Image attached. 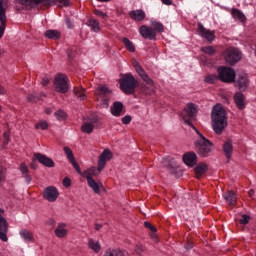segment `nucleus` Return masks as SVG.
<instances>
[{"label": "nucleus", "instance_id": "34", "mask_svg": "<svg viewBox=\"0 0 256 256\" xmlns=\"http://www.w3.org/2000/svg\"><path fill=\"white\" fill-rule=\"evenodd\" d=\"M19 169L22 175L27 179L28 183H31V177L29 176V167H27L25 163H22Z\"/></svg>", "mask_w": 256, "mask_h": 256}, {"label": "nucleus", "instance_id": "6", "mask_svg": "<svg viewBox=\"0 0 256 256\" xmlns=\"http://www.w3.org/2000/svg\"><path fill=\"white\" fill-rule=\"evenodd\" d=\"M224 59L228 65H235V63H239L241 61V51L237 48H228L224 51Z\"/></svg>", "mask_w": 256, "mask_h": 256}, {"label": "nucleus", "instance_id": "24", "mask_svg": "<svg viewBox=\"0 0 256 256\" xmlns=\"http://www.w3.org/2000/svg\"><path fill=\"white\" fill-rule=\"evenodd\" d=\"M225 201L228 203V205H231L232 207L237 205V194L232 191H227L223 195Z\"/></svg>", "mask_w": 256, "mask_h": 256}, {"label": "nucleus", "instance_id": "62", "mask_svg": "<svg viewBox=\"0 0 256 256\" xmlns=\"http://www.w3.org/2000/svg\"><path fill=\"white\" fill-rule=\"evenodd\" d=\"M31 167H32V169H35V166H33V164H31Z\"/></svg>", "mask_w": 256, "mask_h": 256}, {"label": "nucleus", "instance_id": "47", "mask_svg": "<svg viewBox=\"0 0 256 256\" xmlns=\"http://www.w3.org/2000/svg\"><path fill=\"white\" fill-rule=\"evenodd\" d=\"M251 218L248 216V215H246V214H243L242 216H241V218L239 219V223H241V225H247V223H249V220H250Z\"/></svg>", "mask_w": 256, "mask_h": 256}, {"label": "nucleus", "instance_id": "40", "mask_svg": "<svg viewBox=\"0 0 256 256\" xmlns=\"http://www.w3.org/2000/svg\"><path fill=\"white\" fill-rule=\"evenodd\" d=\"M64 153L66 154V157H68L70 163L75 161V156L73 155V151L69 147H64Z\"/></svg>", "mask_w": 256, "mask_h": 256}, {"label": "nucleus", "instance_id": "58", "mask_svg": "<svg viewBox=\"0 0 256 256\" xmlns=\"http://www.w3.org/2000/svg\"><path fill=\"white\" fill-rule=\"evenodd\" d=\"M45 113H47V115H49V113H51V108H47V109L45 110Z\"/></svg>", "mask_w": 256, "mask_h": 256}, {"label": "nucleus", "instance_id": "56", "mask_svg": "<svg viewBox=\"0 0 256 256\" xmlns=\"http://www.w3.org/2000/svg\"><path fill=\"white\" fill-rule=\"evenodd\" d=\"M6 91L5 88L0 87V95H5Z\"/></svg>", "mask_w": 256, "mask_h": 256}, {"label": "nucleus", "instance_id": "4", "mask_svg": "<svg viewBox=\"0 0 256 256\" xmlns=\"http://www.w3.org/2000/svg\"><path fill=\"white\" fill-rule=\"evenodd\" d=\"M119 85L123 93H126V95H133V93H135V88L139 85V81H137L132 74H125L119 80Z\"/></svg>", "mask_w": 256, "mask_h": 256}, {"label": "nucleus", "instance_id": "48", "mask_svg": "<svg viewBox=\"0 0 256 256\" xmlns=\"http://www.w3.org/2000/svg\"><path fill=\"white\" fill-rule=\"evenodd\" d=\"M144 251L145 247H143V245H137L135 248V253H137V255H143Z\"/></svg>", "mask_w": 256, "mask_h": 256}, {"label": "nucleus", "instance_id": "19", "mask_svg": "<svg viewBox=\"0 0 256 256\" xmlns=\"http://www.w3.org/2000/svg\"><path fill=\"white\" fill-rule=\"evenodd\" d=\"M7 231H9L7 226V220L3 218V216H0V239L1 241H7Z\"/></svg>", "mask_w": 256, "mask_h": 256}, {"label": "nucleus", "instance_id": "55", "mask_svg": "<svg viewBox=\"0 0 256 256\" xmlns=\"http://www.w3.org/2000/svg\"><path fill=\"white\" fill-rule=\"evenodd\" d=\"M162 3L164 5H172L173 2L171 0H162Z\"/></svg>", "mask_w": 256, "mask_h": 256}, {"label": "nucleus", "instance_id": "1", "mask_svg": "<svg viewBox=\"0 0 256 256\" xmlns=\"http://www.w3.org/2000/svg\"><path fill=\"white\" fill-rule=\"evenodd\" d=\"M195 115H197V106L193 103H189L186 105V107L181 112V117L186 123V125H189V127H192L194 131L198 135V139L195 142V147L198 151V154H200L201 157H207L209 153L213 150V143L209 141L195 126H193V121H195Z\"/></svg>", "mask_w": 256, "mask_h": 256}, {"label": "nucleus", "instance_id": "51", "mask_svg": "<svg viewBox=\"0 0 256 256\" xmlns=\"http://www.w3.org/2000/svg\"><path fill=\"white\" fill-rule=\"evenodd\" d=\"M144 225H145V227H147V229H150V231H152L153 233H155L157 231V228H155V226H153L149 222H145Z\"/></svg>", "mask_w": 256, "mask_h": 256}, {"label": "nucleus", "instance_id": "42", "mask_svg": "<svg viewBox=\"0 0 256 256\" xmlns=\"http://www.w3.org/2000/svg\"><path fill=\"white\" fill-rule=\"evenodd\" d=\"M105 168H101V164H98V167H91L90 170H92V173L95 177L101 175V171H103Z\"/></svg>", "mask_w": 256, "mask_h": 256}, {"label": "nucleus", "instance_id": "37", "mask_svg": "<svg viewBox=\"0 0 256 256\" xmlns=\"http://www.w3.org/2000/svg\"><path fill=\"white\" fill-rule=\"evenodd\" d=\"M36 129H40L41 131H46V129H49V123L45 120H40L38 123L35 125Z\"/></svg>", "mask_w": 256, "mask_h": 256}, {"label": "nucleus", "instance_id": "22", "mask_svg": "<svg viewBox=\"0 0 256 256\" xmlns=\"http://www.w3.org/2000/svg\"><path fill=\"white\" fill-rule=\"evenodd\" d=\"M110 111L114 117H121L123 115V103L115 102L110 108Z\"/></svg>", "mask_w": 256, "mask_h": 256}, {"label": "nucleus", "instance_id": "36", "mask_svg": "<svg viewBox=\"0 0 256 256\" xmlns=\"http://www.w3.org/2000/svg\"><path fill=\"white\" fill-rule=\"evenodd\" d=\"M123 43L128 51L135 53V45L128 38H123Z\"/></svg>", "mask_w": 256, "mask_h": 256}, {"label": "nucleus", "instance_id": "54", "mask_svg": "<svg viewBox=\"0 0 256 256\" xmlns=\"http://www.w3.org/2000/svg\"><path fill=\"white\" fill-rule=\"evenodd\" d=\"M42 85H44V87H46V85H49V78H43Z\"/></svg>", "mask_w": 256, "mask_h": 256}, {"label": "nucleus", "instance_id": "45", "mask_svg": "<svg viewBox=\"0 0 256 256\" xmlns=\"http://www.w3.org/2000/svg\"><path fill=\"white\" fill-rule=\"evenodd\" d=\"M94 15H96V17H100L101 19H107V13L99 10V9H95L94 10Z\"/></svg>", "mask_w": 256, "mask_h": 256}, {"label": "nucleus", "instance_id": "38", "mask_svg": "<svg viewBox=\"0 0 256 256\" xmlns=\"http://www.w3.org/2000/svg\"><path fill=\"white\" fill-rule=\"evenodd\" d=\"M152 27L155 33H163V31H165L163 24H161L160 22H152Z\"/></svg>", "mask_w": 256, "mask_h": 256}, {"label": "nucleus", "instance_id": "35", "mask_svg": "<svg viewBox=\"0 0 256 256\" xmlns=\"http://www.w3.org/2000/svg\"><path fill=\"white\" fill-rule=\"evenodd\" d=\"M45 37L48 39H59V37H61V33L57 30H48L45 32Z\"/></svg>", "mask_w": 256, "mask_h": 256}, {"label": "nucleus", "instance_id": "7", "mask_svg": "<svg viewBox=\"0 0 256 256\" xmlns=\"http://www.w3.org/2000/svg\"><path fill=\"white\" fill-rule=\"evenodd\" d=\"M218 79L223 83H233L235 81V70L225 66L219 67Z\"/></svg>", "mask_w": 256, "mask_h": 256}, {"label": "nucleus", "instance_id": "49", "mask_svg": "<svg viewBox=\"0 0 256 256\" xmlns=\"http://www.w3.org/2000/svg\"><path fill=\"white\" fill-rule=\"evenodd\" d=\"M132 118L130 115H126L122 118V123L123 125H129V123H131Z\"/></svg>", "mask_w": 256, "mask_h": 256}, {"label": "nucleus", "instance_id": "15", "mask_svg": "<svg viewBox=\"0 0 256 256\" xmlns=\"http://www.w3.org/2000/svg\"><path fill=\"white\" fill-rule=\"evenodd\" d=\"M183 162L188 167H195L197 165V154L194 152H187L183 155Z\"/></svg>", "mask_w": 256, "mask_h": 256}, {"label": "nucleus", "instance_id": "44", "mask_svg": "<svg viewBox=\"0 0 256 256\" xmlns=\"http://www.w3.org/2000/svg\"><path fill=\"white\" fill-rule=\"evenodd\" d=\"M201 51L203 53H207V55H214L215 54V48H213V46L203 47L201 49Z\"/></svg>", "mask_w": 256, "mask_h": 256}, {"label": "nucleus", "instance_id": "11", "mask_svg": "<svg viewBox=\"0 0 256 256\" xmlns=\"http://www.w3.org/2000/svg\"><path fill=\"white\" fill-rule=\"evenodd\" d=\"M111 95V90L107 86H101L96 90V99L97 101H103L105 105L109 102V96Z\"/></svg>", "mask_w": 256, "mask_h": 256}, {"label": "nucleus", "instance_id": "3", "mask_svg": "<svg viewBox=\"0 0 256 256\" xmlns=\"http://www.w3.org/2000/svg\"><path fill=\"white\" fill-rule=\"evenodd\" d=\"M16 9H29L33 3H47L48 5H58V7H69V0H16Z\"/></svg>", "mask_w": 256, "mask_h": 256}, {"label": "nucleus", "instance_id": "13", "mask_svg": "<svg viewBox=\"0 0 256 256\" xmlns=\"http://www.w3.org/2000/svg\"><path fill=\"white\" fill-rule=\"evenodd\" d=\"M35 160L41 163V165H44V167H55V162H53V159L43 154H40V153L34 154L33 161Z\"/></svg>", "mask_w": 256, "mask_h": 256}, {"label": "nucleus", "instance_id": "9", "mask_svg": "<svg viewBox=\"0 0 256 256\" xmlns=\"http://www.w3.org/2000/svg\"><path fill=\"white\" fill-rule=\"evenodd\" d=\"M43 198L49 203H55L59 199V189L55 186H48L43 191Z\"/></svg>", "mask_w": 256, "mask_h": 256}, {"label": "nucleus", "instance_id": "20", "mask_svg": "<svg viewBox=\"0 0 256 256\" xmlns=\"http://www.w3.org/2000/svg\"><path fill=\"white\" fill-rule=\"evenodd\" d=\"M19 235L26 243H35V236H33L31 230L22 229L20 230Z\"/></svg>", "mask_w": 256, "mask_h": 256}, {"label": "nucleus", "instance_id": "14", "mask_svg": "<svg viewBox=\"0 0 256 256\" xmlns=\"http://www.w3.org/2000/svg\"><path fill=\"white\" fill-rule=\"evenodd\" d=\"M110 159H113V152L109 149H105L98 158V165H100L101 168H105V165H107Z\"/></svg>", "mask_w": 256, "mask_h": 256}, {"label": "nucleus", "instance_id": "28", "mask_svg": "<svg viewBox=\"0 0 256 256\" xmlns=\"http://www.w3.org/2000/svg\"><path fill=\"white\" fill-rule=\"evenodd\" d=\"M87 183H88V187H90V189H92V191H94L96 195H99L101 193V187H103V184L97 183L95 179L87 180Z\"/></svg>", "mask_w": 256, "mask_h": 256}, {"label": "nucleus", "instance_id": "16", "mask_svg": "<svg viewBox=\"0 0 256 256\" xmlns=\"http://www.w3.org/2000/svg\"><path fill=\"white\" fill-rule=\"evenodd\" d=\"M139 33L144 39H155V37H157V32H155L153 28L147 26H142L139 29Z\"/></svg>", "mask_w": 256, "mask_h": 256}, {"label": "nucleus", "instance_id": "30", "mask_svg": "<svg viewBox=\"0 0 256 256\" xmlns=\"http://www.w3.org/2000/svg\"><path fill=\"white\" fill-rule=\"evenodd\" d=\"M129 16L134 21H143L145 19V12L143 10H134L129 13Z\"/></svg>", "mask_w": 256, "mask_h": 256}, {"label": "nucleus", "instance_id": "32", "mask_svg": "<svg viewBox=\"0 0 256 256\" xmlns=\"http://www.w3.org/2000/svg\"><path fill=\"white\" fill-rule=\"evenodd\" d=\"M223 151H224L225 156L227 157V159H231V155L233 153V143L231 141H227L223 145Z\"/></svg>", "mask_w": 256, "mask_h": 256}, {"label": "nucleus", "instance_id": "52", "mask_svg": "<svg viewBox=\"0 0 256 256\" xmlns=\"http://www.w3.org/2000/svg\"><path fill=\"white\" fill-rule=\"evenodd\" d=\"M62 185H63L64 187H69V186L71 185V179H70L69 177H65V178L63 179Z\"/></svg>", "mask_w": 256, "mask_h": 256}, {"label": "nucleus", "instance_id": "61", "mask_svg": "<svg viewBox=\"0 0 256 256\" xmlns=\"http://www.w3.org/2000/svg\"><path fill=\"white\" fill-rule=\"evenodd\" d=\"M101 225H96V229H97V231H99V229H101Z\"/></svg>", "mask_w": 256, "mask_h": 256}, {"label": "nucleus", "instance_id": "59", "mask_svg": "<svg viewBox=\"0 0 256 256\" xmlns=\"http://www.w3.org/2000/svg\"><path fill=\"white\" fill-rule=\"evenodd\" d=\"M0 181H3V171L0 170Z\"/></svg>", "mask_w": 256, "mask_h": 256}, {"label": "nucleus", "instance_id": "60", "mask_svg": "<svg viewBox=\"0 0 256 256\" xmlns=\"http://www.w3.org/2000/svg\"><path fill=\"white\" fill-rule=\"evenodd\" d=\"M100 1L101 3H107L108 1H111V0H98Z\"/></svg>", "mask_w": 256, "mask_h": 256}, {"label": "nucleus", "instance_id": "25", "mask_svg": "<svg viewBox=\"0 0 256 256\" xmlns=\"http://www.w3.org/2000/svg\"><path fill=\"white\" fill-rule=\"evenodd\" d=\"M234 102L238 107V109H245L246 103H245V95H243V93L237 92L234 95Z\"/></svg>", "mask_w": 256, "mask_h": 256}, {"label": "nucleus", "instance_id": "18", "mask_svg": "<svg viewBox=\"0 0 256 256\" xmlns=\"http://www.w3.org/2000/svg\"><path fill=\"white\" fill-rule=\"evenodd\" d=\"M236 87H238L240 91H245V89L249 87V76L245 73L241 74L236 81Z\"/></svg>", "mask_w": 256, "mask_h": 256}, {"label": "nucleus", "instance_id": "2", "mask_svg": "<svg viewBox=\"0 0 256 256\" xmlns=\"http://www.w3.org/2000/svg\"><path fill=\"white\" fill-rule=\"evenodd\" d=\"M212 127L217 135H221L227 129V112L221 104H216L212 109Z\"/></svg>", "mask_w": 256, "mask_h": 256}, {"label": "nucleus", "instance_id": "29", "mask_svg": "<svg viewBox=\"0 0 256 256\" xmlns=\"http://www.w3.org/2000/svg\"><path fill=\"white\" fill-rule=\"evenodd\" d=\"M93 129H95L94 121L84 122L81 126L82 133H86L87 135L93 133Z\"/></svg>", "mask_w": 256, "mask_h": 256}, {"label": "nucleus", "instance_id": "50", "mask_svg": "<svg viewBox=\"0 0 256 256\" xmlns=\"http://www.w3.org/2000/svg\"><path fill=\"white\" fill-rule=\"evenodd\" d=\"M71 164L73 165L77 173H79V175H83V173H81V167H79V164H77V161L73 160Z\"/></svg>", "mask_w": 256, "mask_h": 256}, {"label": "nucleus", "instance_id": "41", "mask_svg": "<svg viewBox=\"0 0 256 256\" xmlns=\"http://www.w3.org/2000/svg\"><path fill=\"white\" fill-rule=\"evenodd\" d=\"M82 177H85V179L89 181V180H93V177H95V174L92 172L91 168H89L88 170L82 173Z\"/></svg>", "mask_w": 256, "mask_h": 256}, {"label": "nucleus", "instance_id": "43", "mask_svg": "<svg viewBox=\"0 0 256 256\" xmlns=\"http://www.w3.org/2000/svg\"><path fill=\"white\" fill-rule=\"evenodd\" d=\"M217 79H219V76L215 75V74H211L205 77V82L206 83H215V81H217Z\"/></svg>", "mask_w": 256, "mask_h": 256}, {"label": "nucleus", "instance_id": "39", "mask_svg": "<svg viewBox=\"0 0 256 256\" xmlns=\"http://www.w3.org/2000/svg\"><path fill=\"white\" fill-rule=\"evenodd\" d=\"M54 115L58 121H65L67 119V113H65L63 110L56 111Z\"/></svg>", "mask_w": 256, "mask_h": 256}, {"label": "nucleus", "instance_id": "31", "mask_svg": "<svg viewBox=\"0 0 256 256\" xmlns=\"http://www.w3.org/2000/svg\"><path fill=\"white\" fill-rule=\"evenodd\" d=\"M74 95L75 97H77V99H80V101H84V99H87V92H85V88L81 86L74 88Z\"/></svg>", "mask_w": 256, "mask_h": 256}, {"label": "nucleus", "instance_id": "46", "mask_svg": "<svg viewBox=\"0 0 256 256\" xmlns=\"http://www.w3.org/2000/svg\"><path fill=\"white\" fill-rule=\"evenodd\" d=\"M3 137H4V140L2 142V145L3 147H6L7 145H9V141H11L9 132H4Z\"/></svg>", "mask_w": 256, "mask_h": 256}, {"label": "nucleus", "instance_id": "27", "mask_svg": "<svg viewBox=\"0 0 256 256\" xmlns=\"http://www.w3.org/2000/svg\"><path fill=\"white\" fill-rule=\"evenodd\" d=\"M231 15H232L233 19H235V21H239L240 23H245V21L247 19L245 17V14H243L242 11L237 8H233L231 10Z\"/></svg>", "mask_w": 256, "mask_h": 256}, {"label": "nucleus", "instance_id": "10", "mask_svg": "<svg viewBox=\"0 0 256 256\" xmlns=\"http://www.w3.org/2000/svg\"><path fill=\"white\" fill-rule=\"evenodd\" d=\"M134 65V69L136 70V72L138 73L139 77H141V79L143 80L144 83H146L147 85H150L151 87H153V79H151L149 77V75H147V73L145 72V70H143V68L141 67V65H139V62L134 61L133 62Z\"/></svg>", "mask_w": 256, "mask_h": 256}, {"label": "nucleus", "instance_id": "57", "mask_svg": "<svg viewBox=\"0 0 256 256\" xmlns=\"http://www.w3.org/2000/svg\"><path fill=\"white\" fill-rule=\"evenodd\" d=\"M248 195H249V197H253V195H255V191L254 190H250L248 192Z\"/></svg>", "mask_w": 256, "mask_h": 256}, {"label": "nucleus", "instance_id": "53", "mask_svg": "<svg viewBox=\"0 0 256 256\" xmlns=\"http://www.w3.org/2000/svg\"><path fill=\"white\" fill-rule=\"evenodd\" d=\"M28 101H29L30 103H33V102L37 101V98H36L34 95H29V96H28Z\"/></svg>", "mask_w": 256, "mask_h": 256}, {"label": "nucleus", "instance_id": "33", "mask_svg": "<svg viewBox=\"0 0 256 256\" xmlns=\"http://www.w3.org/2000/svg\"><path fill=\"white\" fill-rule=\"evenodd\" d=\"M88 27H91V29L97 33L101 30V28L99 27V21H97L96 19H89L87 22Z\"/></svg>", "mask_w": 256, "mask_h": 256}, {"label": "nucleus", "instance_id": "21", "mask_svg": "<svg viewBox=\"0 0 256 256\" xmlns=\"http://www.w3.org/2000/svg\"><path fill=\"white\" fill-rule=\"evenodd\" d=\"M88 249H90V251H93V253H100L101 242L93 238L88 239Z\"/></svg>", "mask_w": 256, "mask_h": 256}, {"label": "nucleus", "instance_id": "8", "mask_svg": "<svg viewBox=\"0 0 256 256\" xmlns=\"http://www.w3.org/2000/svg\"><path fill=\"white\" fill-rule=\"evenodd\" d=\"M9 7V0H0V39L5 33V27L7 25L6 11Z\"/></svg>", "mask_w": 256, "mask_h": 256}, {"label": "nucleus", "instance_id": "26", "mask_svg": "<svg viewBox=\"0 0 256 256\" xmlns=\"http://www.w3.org/2000/svg\"><path fill=\"white\" fill-rule=\"evenodd\" d=\"M103 256H129V252L125 250L109 248L105 251Z\"/></svg>", "mask_w": 256, "mask_h": 256}, {"label": "nucleus", "instance_id": "5", "mask_svg": "<svg viewBox=\"0 0 256 256\" xmlns=\"http://www.w3.org/2000/svg\"><path fill=\"white\" fill-rule=\"evenodd\" d=\"M54 89L57 93H67L69 91V78H67V75H56L54 79Z\"/></svg>", "mask_w": 256, "mask_h": 256}, {"label": "nucleus", "instance_id": "17", "mask_svg": "<svg viewBox=\"0 0 256 256\" xmlns=\"http://www.w3.org/2000/svg\"><path fill=\"white\" fill-rule=\"evenodd\" d=\"M198 33L201 37L207 39V41H213L215 39V32L205 29L201 24H198Z\"/></svg>", "mask_w": 256, "mask_h": 256}, {"label": "nucleus", "instance_id": "23", "mask_svg": "<svg viewBox=\"0 0 256 256\" xmlns=\"http://www.w3.org/2000/svg\"><path fill=\"white\" fill-rule=\"evenodd\" d=\"M208 166L205 163H199L194 168V173L196 175V179H201V176L205 175L207 173Z\"/></svg>", "mask_w": 256, "mask_h": 256}, {"label": "nucleus", "instance_id": "12", "mask_svg": "<svg viewBox=\"0 0 256 256\" xmlns=\"http://www.w3.org/2000/svg\"><path fill=\"white\" fill-rule=\"evenodd\" d=\"M54 235L58 237V239H65V237L69 235V228H67V223H58L54 230Z\"/></svg>", "mask_w": 256, "mask_h": 256}]
</instances>
